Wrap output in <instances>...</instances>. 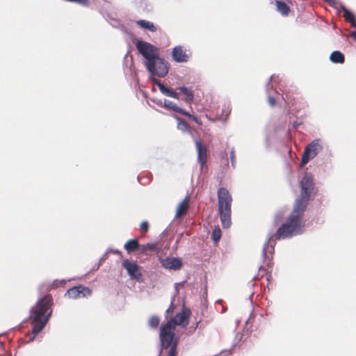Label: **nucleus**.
Segmentation results:
<instances>
[{
	"label": "nucleus",
	"mask_w": 356,
	"mask_h": 356,
	"mask_svg": "<svg viewBox=\"0 0 356 356\" xmlns=\"http://www.w3.org/2000/svg\"><path fill=\"white\" fill-rule=\"evenodd\" d=\"M145 65L152 74L159 77H164L168 72V63L159 56L153 61L146 62Z\"/></svg>",
	"instance_id": "7"
},
{
	"label": "nucleus",
	"mask_w": 356,
	"mask_h": 356,
	"mask_svg": "<svg viewBox=\"0 0 356 356\" xmlns=\"http://www.w3.org/2000/svg\"><path fill=\"white\" fill-rule=\"evenodd\" d=\"M221 238V230L219 226H216L211 234V238L215 243H218Z\"/></svg>",
	"instance_id": "23"
},
{
	"label": "nucleus",
	"mask_w": 356,
	"mask_h": 356,
	"mask_svg": "<svg viewBox=\"0 0 356 356\" xmlns=\"http://www.w3.org/2000/svg\"><path fill=\"white\" fill-rule=\"evenodd\" d=\"M114 253H115V254H120V251H118V250H115V251H114Z\"/></svg>",
	"instance_id": "35"
},
{
	"label": "nucleus",
	"mask_w": 356,
	"mask_h": 356,
	"mask_svg": "<svg viewBox=\"0 0 356 356\" xmlns=\"http://www.w3.org/2000/svg\"><path fill=\"white\" fill-rule=\"evenodd\" d=\"M149 223L147 221H143L140 225V229L143 234H145L146 232H147L149 229Z\"/></svg>",
	"instance_id": "28"
},
{
	"label": "nucleus",
	"mask_w": 356,
	"mask_h": 356,
	"mask_svg": "<svg viewBox=\"0 0 356 356\" xmlns=\"http://www.w3.org/2000/svg\"><path fill=\"white\" fill-rule=\"evenodd\" d=\"M230 157H231V162L233 166H234V162H235V155H234V149L232 150L230 153Z\"/></svg>",
	"instance_id": "30"
},
{
	"label": "nucleus",
	"mask_w": 356,
	"mask_h": 356,
	"mask_svg": "<svg viewBox=\"0 0 356 356\" xmlns=\"http://www.w3.org/2000/svg\"><path fill=\"white\" fill-rule=\"evenodd\" d=\"M122 267L127 270L129 275L136 280H140L142 277V273L140 266L134 261H130L124 259L122 264Z\"/></svg>",
	"instance_id": "11"
},
{
	"label": "nucleus",
	"mask_w": 356,
	"mask_h": 356,
	"mask_svg": "<svg viewBox=\"0 0 356 356\" xmlns=\"http://www.w3.org/2000/svg\"><path fill=\"white\" fill-rule=\"evenodd\" d=\"M189 197H186L184 200L178 205L176 211L177 217H182L186 215L189 208Z\"/></svg>",
	"instance_id": "17"
},
{
	"label": "nucleus",
	"mask_w": 356,
	"mask_h": 356,
	"mask_svg": "<svg viewBox=\"0 0 356 356\" xmlns=\"http://www.w3.org/2000/svg\"><path fill=\"white\" fill-rule=\"evenodd\" d=\"M323 149L320 139L312 140L305 148L302 154L300 166L305 165L309 160L314 159Z\"/></svg>",
	"instance_id": "8"
},
{
	"label": "nucleus",
	"mask_w": 356,
	"mask_h": 356,
	"mask_svg": "<svg viewBox=\"0 0 356 356\" xmlns=\"http://www.w3.org/2000/svg\"><path fill=\"white\" fill-rule=\"evenodd\" d=\"M136 47L139 53L147 60V62L153 61L159 56V49L151 43L138 40Z\"/></svg>",
	"instance_id": "6"
},
{
	"label": "nucleus",
	"mask_w": 356,
	"mask_h": 356,
	"mask_svg": "<svg viewBox=\"0 0 356 356\" xmlns=\"http://www.w3.org/2000/svg\"><path fill=\"white\" fill-rule=\"evenodd\" d=\"M160 323L159 318L156 316H152L148 321V325L152 328H157Z\"/></svg>",
	"instance_id": "24"
},
{
	"label": "nucleus",
	"mask_w": 356,
	"mask_h": 356,
	"mask_svg": "<svg viewBox=\"0 0 356 356\" xmlns=\"http://www.w3.org/2000/svg\"><path fill=\"white\" fill-rule=\"evenodd\" d=\"M124 249L128 252H134L137 249H140V245L138 243V241L137 239H130L127 241V243L124 245Z\"/></svg>",
	"instance_id": "21"
},
{
	"label": "nucleus",
	"mask_w": 356,
	"mask_h": 356,
	"mask_svg": "<svg viewBox=\"0 0 356 356\" xmlns=\"http://www.w3.org/2000/svg\"><path fill=\"white\" fill-rule=\"evenodd\" d=\"M163 106L165 108L170 109V110H172V111H175L176 113H178L181 114L183 115L187 116L190 119L193 120L194 122L200 124L198 118L196 116L191 114L189 112H187L185 110H184L183 108L179 107L176 104H175L174 102H171L170 100H166L165 99L164 101Z\"/></svg>",
	"instance_id": "12"
},
{
	"label": "nucleus",
	"mask_w": 356,
	"mask_h": 356,
	"mask_svg": "<svg viewBox=\"0 0 356 356\" xmlns=\"http://www.w3.org/2000/svg\"><path fill=\"white\" fill-rule=\"evenodd\" d=\"M268 103L271 106H274L276 104V99L273 97L269 96L268 97Z\"/></svg>",
	"instance_id": "29"
},
{
	"label": "nucleus",
	"mask_w": 356,
	"mask_h": 356,
	"mask_svg": "<svg viewBox=\"0 0 356 356\" xmlns=\"http://www.w3.org/2000/svg\"><path fill=\"white\" fill-rule=\"evenodd\" d=\"M197 153V161L202 169L207 166V163L209 156V149L207 146L202 144V140H197L195 142Z\"/></svg>",
	"instance_id": "10"
},
{
	"label": "nucleus",
	"mask_w": 356,
	"mask_h": 356,
	"mask_svg": "<svg viewBox=\"0 0 356 356\" xmlns=\"http://www.w3.org/2000/svg\"><path fill=\"white\" fill-rule=\"evenodd\" d=\"M161 266L170 270H177L182 266V262L179 258L166 257L160 260Z\"/></svg>",
	"instance_id": "13"
},
{
	"label": "nucleus",
	"mask_w": 356,
	"mask_h": 356,
	"mask_svg": "<svg viewBox=\"0 0 356 356\" xmlns=\"http://www.w3.org/2000/svg\"><path fill=\"white\" fill-rule=\"evenodd\" d=\"M161 248L158 243H147L140 245V252L143 254H147L149 252H159Z\"/></svg>",
	"instance_id": "18"
},
{
	"label": "nucleus",
	"mask_w": 356,
	"mask_h": 356,
	"mask_svg": "<svg viewBox=\"0 0 356 356\" xmlns=\"http://www.w3.org/2000/svg\"><path fill=\"white\" fill-rule=\"evenodd\" d=\"M330 60L334 63L342 64L345 62L344 55L339 51H334L330 56Z\"/></svg>",
	"instance_id": "20"
},
{
	"label": "nucleus",
	"mask_w": 356,
	"mask_h": 356,
	"mask_svg": "<svg viewBox=\"0 0 356 356\" xmlns=\"http://www.w3.org/2000/svg\"><path fill=\"white\" fill-rule=\"evenodd\" d=\"M177 119L178 120V129L183 131H188L189 129V126L186 121L181 120L180 118H177Z\"/></svg>",
	"instance_id": "27"
},
{
	"label": "nucleus",
	"mask_w": 356,
	"mask_h": 356,
	"mask_svg": "<svg viewBox=\"0 0 356 356\" xmlns=\"http://www.w3.org/2000/svg\"><path fill=\"white\" fill-rule=\"evenodd\" d=\"M184 95L183 100L186 103L191 104L194 99V94L191 89L182 86L177 88Z\"/></svg>",
	"instance_id": "19"
},
{
	"label": "nucleus",
	"mask_w": 356,
	"mask_h": 356,
	"mask_svg": "<svg viewBox=\"0 0 356 356\" xmlns=\"http://www.w3.org/2000/svg\"><path fill=\"white\" fill-rule=\"evenodd\" d=\"M276 10L282 16L288 17L291 13V8L288 3L280 0L275 1Z\"/></svg>",
	"instance_id": "16"
},
{
	"label": "nucleus",
	"mask_w": 356,
	"mask_h": 356,
	"mask_svg": "<svg viewBox=\"0 0 356 356\" xmlns=\"http://www.w3.org/2000/svg\"><path fill=\"white\" fill-rule=\"evenodd\" d=\"M282 97L288 104L293 105L295 104V97H292V94L290 92L284 93Z\"/></svg>",
	"instance_id": "25"
},
{
	"label": "nucleus",
	"mask_w": 356,
	"mask_h": 356,
	"mask_svg": "<svg viewBox=\"0 0 356 356\" xmlns=\"http://www.w3.org/2000/svg\"><path fill=\"white\" fill-rule=\"evenodd\" d=\"M343 16L346 21L349 22L350 21H353V19L355 18L354 15L346 8H343Z\"/></svg>",
	"instance_id": "26"
},
{
	"label": "nucleus",
	"mask_w": 356,
	"mask_h": 356,
	"mask_svg": "<svg viewBox=\"0 0 356 356\" xmlns=\"http://www.w3.org/2000/svg\"><path fill=\"white\" fill-rule=\"evenodd\" d=\"M152 81L159 87L161 93L170 97H172L177 99H179L178 93L175 92L172 88H167L159 80L156 79L154 78Z\"/></svg>",
	"instance_id": "15"
},
{
	"label": "nucleus",
	"mask_w": 356,
	"mask_h": 356,
	"mask_svg": "<svg viewBox=\"0 0 356 356\" xmlns=\"http://www.w3.org/2000/svg\"><path fill=\"white\" fill-rule=\"evenodd\" d=\"M58 282L57 280H56V281L54 282V285L56 287H58Z\"/></svg>",
	"instance_id": "34"
},
{
	"label": "nucleus",
	"mask_w": 356,
	"mask_h": 356,
	"mask_svg": "<svg viewBox=\"0 0 356 356\" xmlns=\"http://www.w3.org/2000/svg\"><path fill=\"white\" fill-rule=\"evenodd\" d=\"M218 211L222 225L224 228H229L232 225V196L225 187H220L217 192Z\"/></svg>",
	"instance_id": "4"
},
{
	"label": "nucleus",
	"mask_w": 356,
	"mask_h": 356,
	"mask_svg": "<svg viewBox=\"0 0 356 356\" xmlns=\"http://www.w3.org/2000/svg\"><path fill=\"white\" fill-rule=\"evenodd\" d=\"M136 24L138 25H139L141 28L147 29L152 32H155L157 30L156 27L152 22L147 21V20H144V19L138 20V21H136Z\"/></svg>",
	"instance_id": "22"
},
{
	"label": "nucleus",
	"mask_w": 356,
	"mask_h": 356,
	"mask_svg": "<svg viewBox=\"0 0 356 356\" xmlns=\"http://www.w3.org/2000/svg\"><path fill=\"white\" fill-rule=\"evenodd\" d=\"M301 193L295 202V206L306 209L310 197L314 193V182L313 176L305 172L301 181Z\"/></svg>",
	"instance_id": "5"
},
{
	"label": "nucleus",
	"mask_w": 356,
	"mask_h": 356,
	"mask_svg": "<svg viewBox=\"0 0 356 356\" xmlns=\"http://www.w3.org/2000/svg\"><path fill=\"white\" fill-rule=\"evenodd\" d=\"M191 311L184 308L161 327L160 340L161 351L159 356H177V339L175 338V330L176 325L186 327L188 325Z\"/></svg>",
	"instance_id": "1"
},
{
	"label": "nucleus",
	"mask_w": 356,
	"mask_h": 356,
	"mask_svg": "<svg viewBox=\"0 0 356 356\" xmlns=\"http://www.w3.org/2000/svg\"><path fill=\"white\" fill-rule=\"evenodd\" d=\"M302 209L294 205L293 209L287 218L284 223H283L277 230L276 233L273 235L264 245L262 254L265 258H268L267 251L270 249V254H272L273 247H270L269 241L270 239L280 240L292 237L293 236L302 233L305 227L304 212Z\"/></svg>",
	"instance_id": "2"
},
{
	"label": "nucleus",
	"mask_w": 356,
	"mask_h": 356,
	"mask_svg": "<svg viewBox=\"0 0 356 356\" xmlns=\"http://www.w3.org/2000/svg\"><path fill=\"white\" fill-rule=\"evenodd\" d=\"M174 308H175V307H174L173 304L172 303L170 305V306L169 307V308L167 309V312L168 313L172 312L174 310Z\"/></svg>",
	"instance_id": "31"
},
{
	"label": "nucleus",
	"mask_w": 356,
	"mask_h": 356,
	"mask_svg": "<svg viewBox=\"0 0 356 356\" xmlns=\"http://www.w3.org/2000/svg\"><path fill=\"white\" fill-rule=\"evenodd\" d=\"M92 294V290L86 286L79 285L68 289L65 296L69 298L77 299L90 296Z\"/></svg>",
	"instance_id": "9"
},
{
	"label": "nucleus",
	"mask_w": 356,
	"mask_h": 356,
	"mask_svg": "<svg viewBox=\"0 0 356 356\" xmlns=\"http://www.w3.org/2000/svg\"><path fill=\"white\" fill-rule=\"evenodd\" d=\"M53 298L48 294L38 300L36 304L31 308L29 318L32 327L33 340L35 336L40 332L49 321L53 312Z\"/></svg>",
	"instance_id": "3"
},
{
	"label": "nucleus",
	"mask_w": 356,
	"mask_h": 356,
	"mask_svg": "<svg viewBox=\"0 0 356 356\" xmlns=\"http://www.w3.org/2000/svg\"><path fill=\"white\" fill-rule=\"evenodd\" d=\"M349 22L351 24L352 26H353L354 28H356V19L355 18L353 19V21H350Z\"/></svg>",
	"instance_id": "32"
},
{
	"label": "nucleus",
	"mask_w": 356,
	"mask_h": 356,
	"mask_svg": "<svg viewBox=\"0 0 356 356\" xmlns=\"http://www.w3.org/2000/svg\"><path fill=\"white\" fill-rule=\"evenodd\" d=\"M172 56L177 63L187 62L188 58L186 51L182 46H177L174 47L172 51Z\"/></svg>",
	"instance_id": "14"
},
{
	"label": "nucleus",
	"mask_w": 356,
	"mask_h": 356,
	"mask_svg": "<svg viewBox=\"0 0 356 356\" xmlns=\"http://www.w3.org/2000/svg\"><path fill=\"white\" fill-rule=\"evenodd\" d=\"M350 36L353 37L356 41V31H352L350 33Z\"/></svg>",
	"instance_id": "33"
}]
</instances>
